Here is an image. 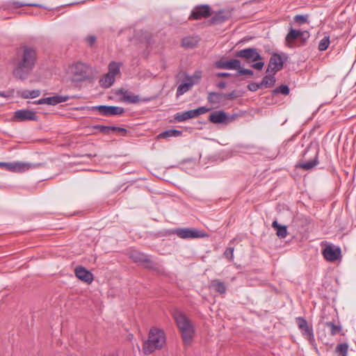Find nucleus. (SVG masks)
<instances>
[{
  "mask_svg": "<svg viewBox=\"0 0 356 356\" xmlns=\"http://www.w3.org/2000/svg\"><path fill=\"white\" fill-rule=\"evenodd\" d=\"M37 60L36 50L33 46H19L13 58V76L20 80L28 78Z\"/></svg>",
  "mask_w": 356,
  "mask_h": 356,
  "instance_id": "f257e3e1",
  "label": "nucleus"
},
{
  "mask_svg": "<svg viewBox=\"0 0 356 356\" xmlns=\"http://www.w3.org/2000/svg\"><path fill=\"white\" fill-rule=\"evenodd\" d=\"M166 337L164 331L157 327H152L149 332L148 339L143 344L145 355H149L156 350L161 349L165 344Z\"/></svg>",
  "mask_w": 356,
  "mask_h": 356,
  "instance_id": "f03ea898",
  "label": "nucleus"
},
{
  "mask_svg": "<svg viewBox=\"0 0 356 356\" xmlns=\"http://www.w3.org/2000/svg\"><path fill=\"white\" fill-rule=\"evenodd\" d=\"M173 317L181 332L184 343L189 345L195 333L193 325L186 316L181 312H175Z\"/></svg>",
  "mask_w": 356,
  "mask_h": 356,
  "instance_id": "7ed1b4c3",
  "label": "nucleus"
},
{
  "mask_svg": "<svg viewBox=\"0 0 356 356\" xmlns=\"http://www.w3.org/2000/svg\"><path fill=\"white\" fill-rule=\"evenodd\" d=\"M238 57L243 58L248 63L256 62L252 65V67L257 70H261L264 66L262 57L254 48H247L236 53Z\"/></svg>",
  "mask_w": 356,
  "mask_h": 356,
  "instance_id": "20e7f679",
  "label": "nucleus"
},
{
  "mask_svg": "<svg viewBox=\"0 0 356 356\" xmlns=\"http://www.w3.org/2000/svg\"><path fill=\"white\" fill-rule=\"evenodd\" d=\"M70 72L76 81H83L93 76L92 67L86 63L78 62L70 66Z\"/></svg>",
  "mask_w": 356,
  "mask_h": 356,
  "instance_id": "39448f33",
  "label": "nucleus"
},
{
  "mask_svg": "<svg viewBox=\"0 0 356 356\" xmlns=\"http://www.w3.org/2000/svg\"><path fill=\"white\" fill-rule=\"evenodd\" d=\"M318 150L317 149L307 148L301 159L296 165L298 168L309 170L314 168L318 163Z\"/></svg>",
  "mask_w": 356,
  "mask_h": 356,
  "instance_id": "423d86ee",
  "label": "nucleus"
},
{
  "mask_svg": "<svg viewBox=\"0 0 356 356\" xmlns=\"http://www.w3.org/2000/svg\"><path fill=\"white\" fill-rule=\"evenodd\" d=\"M287 59L288 55L285 53H272L269 59L266 72L275 74L283 68L284 63L287 60Z\"/></svg>",
  "mask_w": 356,
  "mask_h": 356,
  "instance_id": "0eeeda50",
  "label": "nucleus"
},
{
  "mask_svg": "<svg viewBox=\"0 0 356 356\" xmlns=\"http://www.w3.org/2000/svg\"><path fill=\"white\" fill-rule=\"evenodd\" d=\"M201 72H195L192 76L186 75L185 82L181 83L177 89L176 96L179 97L191 90L194 85L199 83L201 79Z\"/></svg>",
  "mask_w": 356,
  "mask_h": 356,
  "instance_id": "6e6552de",
  "label": "nucleus"
},
{
  "mask_svg": "<svg viewBox=\"0 0 356 356\" xmlns=\"http://www.w3.org/2000/svg\"><path fill=\"white\" fill-rule=\"evenodd\" d=\"M129 257L133 260L134 262L142 265L145 268L152 270L156 269V263L151 260L149 256L144 253L138 252L136 250H133L130 252Z\"/></svg>",
  "mask_w": 356,
  "mask_h": 356,
  "instance_id": "1a4fd4ad",
  "label": "nucleus"
},
{
  "mask_svg": "<svg viewBox=\"0 0 356 356\" xmlns=\"http://www.w3.org/2000/svg\"><path fill=\"white\" fill-rule=\"evenodd\" d=\"M309 36L310 34L307 31H302L290 27L289 31L285 37V40L289 44L295 41L305 43L307 42Z\"/></svg>",
  "mask_w": 356,
  "mask_h": 356,
  "instance_id": "9d476101",
  "label": "nucleus"
},
{
  "mask_svg": "<svg viewBox=\"0 0 356 356\" xmlns=\"http://www.w3.org/2000/svg\"><path fill=\"white\" fill-rule=\"evenodd\" d=\"M296 322L302 336L308 340L310 343L314 342L313 329L308 325L307 321L302 317H297Z\"/></svg>",
  "mask_w": 356,
  "mask_h": 356,
  "instance_id": "9b49d317",
  "label": "nucleus"
},
{
  "mask_svg": "<svg viewBox=\"0 0 356 356\" xmlns=\"http://www.w3.org/2000/svg\"><path fill=\"white\" fill-rule=\"evenodd\" d=\"M92 111H98L105 116L120 115L124 112V109L120 106L99 105L92 107Z\"/></svg>",
  "mask_w": 356,
  "mask_h": 356,
  "instance_id": "f8f14e48",
  "label": "nucleus"
},
{
  "mask_svg": "<svg viewBox=\"0 0 356 356\" xmlns=\"http://www.w3.org/2000/svg\"><path fill=\"white\" fill-rule=\"evenodd\" d=\"M174 234L184 239L203 238L207 236L203 232L189 228H178L174 231Z\"/></svg>",
  "mask_w": 356,
  "mask_h": 356,
  "instance_id": "ddd939ff",
  "label": "nucleus"
},
{
  "mask_svg": "<svg viewBox=\"0 0 356 356\" xmlns=\"http://www.w3.org/2000/svg\"><path fill=\"white\" fill-rule=\"evenodd\" d=\"M42 163H33L28 162H12L10 172H24L30 169H35L40 167Z\"/></svg>",
  "mask_w": 356,
  "mask_h": 356,
  "instance_id": "4468645a",
  "label": "nucleus"
},
{
  "mask_svg": "<svg viewBox=\"0 0 356 356\" xmlns=\"http://www.w3.org/2000/svg\"><path fill=\"white\" fill-rule=\"evenodd\" d=\"M234 118L229 117L223 111H216L211 113L209 116V120L213 124H228Z\"/></svg>",
  "mask_w": 356,
  "mask_h": 356,
  "instance_id": "2eb2a0df",
  "label": "nucleus"
},
{
  "mask_svg": "<svg viewBox=\"0 0 356 356\" xmlns=\"http://www.w3.org/2000/svg\"><path fill=\"white\" fill-rule=\"evenodd\" d=\"M341 249L339 247H332V245L326 246L322 251L325 260L328 261H335L341 257Z\"/></svg>",
  "mask_w": 356,
  "mask_h": 356,
  "instance_id": "dca6fc26",
  "label": "nucleus"
},
{
  "mask_svg": "<svg viewBox=\"0 0 356 356\" xmlns=\"http://www.w3.org/2000/svg\"><path fill=\"white\" fill-rule=\"evenodd\" d=\"M211 14V8L208 5H200L195 7L191 14L190 18L199 19L202 17H207Z\"/></svg>",
  "mask_w": 356,
  "mask_h": 356,
  "instance_id": "f3484780",
  "label": "nucleus"
},
{
  "mask_svg": "<svg viewBox=\"0 0 356 356\" xmlns=\"http://www.w3.org/2000/svg\"><path fill=\"white\" fill-rule=\"evenodd\" d=\"M14 118L21 122L27 120H38V116L34 111L26 109L18 110L15 111L14 114Z\"/></svg>",
  "mask_w": 356,
  "mask_h": 356,
  "instance_id": "a211bd4d",
  "label": "nucleus"
},
{
  "mask_svg": "<svg viewBox=\"0 0 356 356\" xmlns=\"http://www.w3.org/2000/svg\"><path fill=\"white\" fill-rule=\"evenodd\" d=\"M232 10L225 9L221 10L216 13L211 19L213 24H219L225 22L232 17Z\"/></svg>",
  "mask_w": 356,
  "mask_h": 356,
  "instance_id": "6ab92c4d",
  "label": "nucleus"
},
{
  "mask_svg": "<svg viewBox=\"0 0 356 356\" xmlns=\"http://www.w3.org/2000/svg\"><path fill=\"white\" fill-rule=\"evenodd\" d=\"M69 99L68 96L55 95L46 98H42L35 102L38 104H49L55 106L59 103L65 102Z\"/></svg>",
  "mask_w": 356,
  "mask_h": 356,
  "instance_id": "aec40b11",
  "label": "nucleus"
},
{
  "mask_svg": "<svg viewBox=\"0 0 356 356\" xmlns=\"http://www.w3.org/2000/svg\"><path fill=\"white\" fill-rule=\"evenodd\" d=\"M75 275L76 276L81 280L88 284H90L93 280L92 274L85 268L82 266L76 267L75 269Z\"/></svg>",
  "mask_w": 356,
  "mask_h": 356,
  "instance_id": "412c9836",
  "label": "nucleus"
},
{
  "mask_svg": "<svg viewBox=\"0 0 356 356\" xmlns=\"http://www.w3.org/2000/svg\"><path fill=\"white\" fill-rule=\"evenodd\" d=\"M216 67L220 69L238 70L241 67V62L237 59L218 61L216 63Z\"/></svg>",
  "mask_w": 356,
  "mask_h": 356,
  "instance_id": "4be33fe9",
  "label": "nucleus"
},
{
  "mask_svg": "<svg viewBox=\"0 0 356 356\" xmlns=\"http://www.w3.org/2000/svg\"><path fill=\"white\" fill-rule=\"evenodd\" d=\"M117 94L122 95L123 100L129 103L136 104L140 100L138 95H131L128 91L124 90L123 88L118 90Z\"/></svg>",
  "mask_w": 356,
  "mask_h": 356,
  "instance_id": "5701e85b",
  "label": "nucleus"
},
{
  "mask_svg": "<svg viewBox=\"0 0 356 356\" xmlns=\"http://www.w3.org/2000/svg\"><path fill=\"white\" fill-rule=\"evenodd\" d=\"M195 118V116L193 110L187 111L183 113H178L175 115V120L178 122H184Z\"/></svg>",
  "mask_w": 356,
  "mask_h": 356,
  "instance_id": "b1692460",
  "label": "nucleus"
},
{
  "mask_svg": "<svg viewBox=\"0 0 356 356\" xmlns=\"http://www.w3.org/2000/svg\"><path fill=\"white\" fill-rule=\"evenodd\" d=\"M272 227L276 230V234L279 238H284L287 236L286 227L278 224L277 220L273 222Z\"/></svg>",
  "mask_w": 356,
  "mask_h": 356,
  "instance_id": "393cba45",
  "label": "nucleus"
},
{
  "mask_svg": "<svg viewBox=\"0 0 356 356\" xmlns=\"http://www.w3.org/2000/svg\"><path fill=\"white\" fill-rule=\"evenodd\" d=\"M208 102L211 104H217L224 101L223 93L211 92L208 95Z\"/></svg>",
  "mask_w": 356,
  "mask_h": 356,
  "instance_id": "a878e982",
  "label": "nucleus"
},
{
  "mask_svg": "<svg viewBox=\"0 0 356 356\" xmlns=\"http://www.w3.org/2000/svg\"><path fill=\"white\" fill-rule=\"evenodd\" d=\"M182 135V131H179V130H177V129H169V130H165L164 131H162L161 133H160L158 136H157V138L159 139L160 138H170V137H179Z\"/></svg>",
  "mask_w": 356,
  "mask_h": 356,
  "instance_id": "bb28decb",
  "label": "nucleus"
},
{
  "mask_svg": "<svg viewBox=\"0 0 356 356\" xmlns=\"http://www.w3.org/2000/svg\"><path fill=\"white\" fill-rule=\"evenodd\" d=\"M275 81L276 79L275 77V74H273V73H270L269 74L266 75L263 78L262 81L260 82V85H261L262 88L264 87L266 88H268L273 86Z\"/></svg>",
  "mask_w": 356,
  "mask_h": 356,
  "instance_id": "cd10ccee",
  "label": "nucleus"
},
{
  "mask_svg": "<svg viewBox=\"0 0 356 356\" xmlns=\"http://www.w3.org/2000/svg\"><path fill=\"white\" fill-rule=\"evenodd\" d=\"M115 77L113 75L106 73L100 80L99 84L101 86L108 88L111 87L115 82Z\"/></svg>",
  "mask_w": 356,
  "mask_h": 356,
  "instance_id": "c85d7f7f",
  "label": "nucleus"
},
{
  "mask_svg": "<svg viewBox=\"0 0 356 356\" xmlns=\"http://www.w3.org/2000/svg\"><path fill=\"white\" fill-rule=\"evenodd\" d=\"M211 287L220 294L226 293L227 288L225 284L219 280H214L211 283Z\"/></svg>",
  "mask_w": 356,
  "mask_h": 356,
  "instance_id": "c756f323",
  "label": "nucleus"
},
{
  "mask_svg": "<svg viewBox=\"0 0 356 356\" xmlns=\"http://www.w3.org/2000/svg\"><path fill=\"white\" fill-rule=\"evenodd\" d=\"M41 92L40 90H24L19 92V95L24 99L35 98L40 95Z\"/></svg>",
  "mask_w": 356,
  "mask_h": 356,
  "instance_id": "7c9ffc66",
  "label": "nucleus"
},
{
  "mask_svg": "<svg viewBox=\"0 0 356 356\" xmlns=\"http://www.w3.org/2000/svg\"><path fill=\"white\" fill-rule=\"evenodd\" d=\"M120 66L121 64L120 63L117 62H111L108 65V72L111 75H113V76L115 77L116 75L119 74L120 73Z\"/></svg>",
  "mask_w": 356,
  "mask_h": 356,
  "instance_id": "2f4dec72",
  "label": "nucleus"
},
{
  "mask_svg": "<svg viewBox=\"0 0 356 356\" xmlns=\"http://www.w3.org/2000/svg\"><path fill=\"white\" fill-rule=\"evenodd\" d=\"M348 350V345L346 343H339L337 346L335 348L336 353L338 354L339 356H347Z\"/></svg>",
  "mask_w": 356,
  "mask_h": 356,
  "instance_id": "473e14b6",
  "label": "nucleus"
},
{
  "mask_svg": "<svg viewBox=\"0 0 356 356\" xmlns=\"http://www.w3.org/2000/svg\"><path fill=\"white\" fill-rule=\"evenodd\" d=\"M293 22L298 26H301L304 24L308 23V15H295L293 17Z\"/></svg>",
  "mask_w": 356,
  "mask_h": 356,
  "instance_id": "72a5a7b5",
  "label": "nucleus"
},
{
  "mask_svg": "<svg viewBox=\"0 0 356 356\" xmlns=\"http://www.w3.org/2000/svg\"><path fill=\"white\" fill-rule=\"evenodd\" d=\"M200 38L197 35L188 36L182 39L181 44H197Z\"/></svg>",
  "mask_w": 356,
  "mask_h": 356,
  "instance_id": "f704fd0d",
  "label": "nucleus"
},
{
  "mask_svg": "<svg viewBox=\"0 0 356 356\" xmlns=\"http://www.w3.org/2000/svg\"><path fill=\"white\" fill-rule=\"evenodd\" d=\"M325 325L330 329V334L332 336L336 335L341 331V327L337 325L332 322H326Z\"/></svg>",
  "mask_w": 356,
  "mask_h": 356,
  "instance_id": "c9c22d12",
  "label": "nucleus"
},
{
  "mask_svg": "<svg viewBox=\"0 0 356 356\" xmlns=\"http://www.w3.org/2000/svg\"><path fill=\"white\" fill-rule=\"evenodd\" d=\"M12 4H13V8H19L23 6H34V7H39V8L42 7V6L38 3H23L21 1H14V2H13Z\"/></svg>",
  "mask_w": 356,
  "mask_h": 356,
  "instance_id": "e433bc0d",
  "label": "nucleus"
},
{
  "mask_svg": "<svg viewBox=\"0 0 356 356\" xmlns=\"http://www.w3.org/2000/svg\"><path fill=\"white\" fill-rule=\"evenodd\" d=\"M289 92L290 90L287 86L281 85L273 90V94L281 93L282 95H287L289 94Z\"/></svg>",
  "mask_w": 356,
  "mask_h": 356,
  "instance_id": "4c0bfd02",
  "label": "nucleus"
},
{
  "mask_svg": "<svg viewBox=\"0 0 356 356\" xmlns=\"http://www.w3.org/2000/svg\"><path fill=\"white\" fill-rule=\"evenodd\" d=\"M92 129H97L100 133L104 134H108L111 131V126H104V125H94L91 127Z\"/></svg>",
  "mask_w": 356,
  "mask_h": 356,
  "instance_id": "58836bf2",
  "label": "nucleus"
},
{
  "mask_svg": "<svg viewBox=\"0 0 356 356\" xmlns=\"http://www.w3.org/2000/svg\"><path fill=\"white\" fill-rule=\"evenodd\" d=\"M234 248L233 247H228L224 252V257L228 260L232 261L234 259Z\"/></svg>",
  "mask_w": 356,
  "mask_h": 356,
  "instance_id": "ea45409f",
  "label": "nucleus"
},
{
  "mask_svg": "<svg viewBox=\"0 0 356 356\" xmlns=\"http://www.w3.org/2000/svg\"><path fill=\"white\" fill-rule=\"evenodd\" d=\"M209 111H210V108H207L205 106H200L196 109H193V112H194L195 118L199 116L200 115L206 113Z\"/></svg>",
  "mask_w": 356,
  "mask_h": 356,
  "instance_id": "a19ab883",
  "label": "nucleus"
},
{
  "mask_svg": "<svg viewBox=\"0 0 356 356\" xmlns=\"http://www.w3.org/2000/svg\"><path fill=\"white\" fill-rule=\"evenodd\" d=\"M111 131L116 132L122 136H124L127 133V129L122 128V127H115V126H111Z\"/></svg>",
  "mask_w": 356,
  "mask_h": 356,
  "instance_id": "79ce46f5",
  "label": "nucleus"
},
{
  "mask_svg": "<svg viewBox=\"0 0 356 356\" xmlns=\"http://www.w3.org/2000/svg\"><path fill=\"white\" fill-rule=\"evenodd\" d=\"M224 100H231L237 97L236 92L232 91L228 93H223Z\"/></svg>",
  "mask_w": 356,
  "mask_h": 356,
  "instance_id": "37998d69",
  "label": "nucleus"
},
{
  "mask_svg": "<svg viewBox=\"0 0 356 356\" xmlns=\"http://www.w3.org/2000/svg\"><path fill=\"white\" fill-rule=\"evenodd\" d=\"M261 88H262V87H261V85H260V83H251L248 85V90H250V91H252V92L257 91L258 89H259Z\"/></svg>",
  "mask_w": 356,
  "mask_h": 356,
  "instance_id": "c03bdc74",
  "label": "nucleus"
},
{
  "mask_svg": "<svg viewBox=\"0 0 356 356\" xmlns=\"http://www.w3.org/2000/svg\"><path fill=\"white\" fill-rule=\"evenodd\" d=\"M238 74L239 75H253V71L249 69H238Z\"/></svg>",
  "mask_w": 356,
  "mask_h": 356,
  "instance_id": "a18cd8bd",
  "label": "nucleus"
},
{
  "mask_svg": "<svg viewBox=\"0 0 356 356\" xmlns=\"http://www.w3.org/2000/svg\"><path fill=\"white\" fill-rule=\"evenodd\" d=\"M12 162H0V167L10 171Z\"/></svg>",
  "mask_w": 356,
  "mask_h": 356,
  "instance_id": "49530a36",
  "label": "nucleus"
},
{
  "mask_svg": "<svg viewBox=\"0 0 356 356\" xmlns=\"http://www.w3.org/2000/svg\"><path fill=\"white\" fill-rule=\"evenodd\" d=\"M330 37L329 35H325L319 42L318 44H330Z\"/></svg>",
  "mask_w": 356,
  "mask_h": 356,
  "instance_id": "de8ad7c7",
  "label": "nucleus"
},
{
  "mask_svg": "<svg viewBox=\"0 0 356 356\" xmlns=\"http://www.w3.org/2000/svg\"><path fill=\"white\" fill-rule=\"evenodd\" d=\"M86 41L90 44H93L96 41V37L95 35H90L86 38Z\"/></svg>",
  "mask_w": 356,
  "mask_h": 356,
  "instance_id": "09e8293b",
  "label": "nucleus"
},
{
  "mask_svg": "<svg viewBox=\"0 0 356 356\" xmlns=\"http://www.w3.org/2000/svg\"><path fill=\"white\" fill-rule=\"evenodd\" d=\"M230 74L229 73H226V72H218L216 74L217 77H227Z\"/></svg>",
  "mask_w": 356,
  "mask_h": 356,
  "instance_id": "8fccbe9b",
  "label": "nucleus"
},
{
  "mask_svg": "<svg viewBox=\"0 0 356 356\" xmlns=\"http://www.w3.org/2000/svg\"><path fill=\"white\" fill-rule=\"evenodd\" d=\"M250 39H251V38H246L245 37V38L241 39L239 42H238L236 43V44H239L240 43L248 42Z\"/></svg>",
  "mask_w": 356,
  "mask_h": 356,
  "instance_id": "3c124183",
  "label": "nucleus"
},
{
  "mask_svg": "<svg viewBox=\"0 0 356 356\" xmlns=\"http://www.w3.org/2000/svg\"><path fill=\"white\" fill-rule=\"evenodd\" d=\"M226 83L224 81H220L218 83V87L220 88H225Z\"/></svg>",
  "mask_w": 356,
  "mask_h": 356,
  "instance_id": "603ef678",
  "label": "nucleus"
},
{
  "mask_svg": "<svg viewBox=\"0 0 356 356\" xmlns=\"http://www.w3.org/2000/svg\"><path fill=\"white\" fill-rule=\"evenodd\" d=\"M329 46H318V50L322 51H325L327 49Z\"/></svg>",
  "mask_w": 356,
  "mask_h": 356,
  "instance_id": "864d4df0",
  "label": "nucleus"
},
{
  "mask_svg": "<svg viewBox=\"0 0 356 356\" xmlns=\"http://www.w3.org/2000/svg\"><path fill=\"white\" fill-rule=\"evenodd\" d=\"M30 42H41L40 40H38L36 38H34V37H32L30 40Z\"/></svg>",
  "mask_w": 356,
  "mask_h": 356,
  "instance_id": "5fc2aeb1",
  "label": "nucleus"
},
{
  "mask_svg": "<svg viewBox=\"0 0 356 356\" xmlns=\"http://www.w3.org/2000/svg\"><path fill=\"white\" fill-rule=\"evenodd\" d=\"M146 38V42L148 44H150V43L152 42L151 41V38H147L145 37Z\"/></svg>",
  "mask_w": 356,
  "mask_h": 356,
  "instance_id": "6e6d98bb",
  "label": "nucleus"
},
{
  "mask_svg": "<svg viewBox=\"0 0 356 356\" xmlns=\"http://www.w3.org/2000/svg\"><path fill=\"white\" fill-rule=\"evenodd\" d=\"M0 96L5 97L6 95H4V93L3 92H0Z\"/></svg>",
  "mask_w": 356,
  "mask_h": 356,
  "instance_id": "4d7b16f0",
  "label": "nucleus"
}]
</instances>
